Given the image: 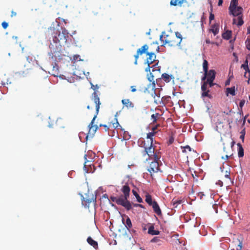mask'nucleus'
Returning <instances> with one entry per match:
<instances>
[{
  "label": "nucleus",
  "instance_id": "nucleus-1",
  "mask_svg": "<svg viewBox=\"0 0 250 250\" xmlns=\"http://www.w3.org/2000/svg\"><path fill=\"white\" fill-rule=\"evenodd\" d=\"M92 100H93L94 103L95 104V107H96V112L94 115L93 118L91 121L90 123L89 124L88 127L89 128V130L88 133L86 134L85 139L86 140L88 138L90 139L93 138L94 136L96 131L99 128V127L97 125H94V121L97 118V116L99 113V109H100V105L101 104V103L100 101V99L98 96V94L96 91H94L92 95Z\"/></svg>",
  "mask_w": 250,
  "mask_h": 250
},
{
  "label": "nucleus",
  "instance_id": "nucleus-2",
  "mask_svg": "<svg viewBox=\"0 0 250 250\" xmlns=\"http://www.w3.org/2000/svg\"><path fill=\"white\" fill-rule=\"evenodd\" d=\"M160 39L162 42V46L167 45L170 47L179 46L182 41V35L178 32H176L175 35H167L163 36L161 35Z\"/></svg>",
  "mask_w": 250,
  "mask_h": 250
},
{
  "label": "nucleus",
  "instance_id": "nucleus-3",
  "mask_svg": "<svg viewBox=\"0 0 250 250\" xmlns=\"http://www.w3.org/2000/svg\"><path fill=\"white\" fill-rule=\"evenodd\" d=\"M54 35L53 36V41L54 43H56V47L57 49H61L62 45V42H66V37H68V33L67 30L64 28L62 29V32H61L58 30L54 29Z\"/></svg>",
  "mask_w": 250,
  "mask_h": 250
},
{
  "label": "nucleus",
  "instance_id": "nucleus-4",
  "mask_svg": "<svg viewBox=\"0 0 250 250\" xmlns=\"http://www.w3.org/2000/svg\"><path fill=\"white\" fill-rule=\"evenodd\" d=\"M121 191L123 193V194L120 195V197L124 201V202L125 203L127 208V210H129L131 209L132 206L130 202L128 200L130 192V188L128 184L126 183L125 185H123L121 188Z\"/></svg>",
  "mask_w": 250,
  "mask_h": 250
},
{
  "label": "nucleus",
  "instance_id": "nucleus-5",
  "mask_svg": "<svg viewBox=\"0 0 250 250\" xmlns=\"http://www.w3.org/2000/svg\"><path fill=\"white\" fill-rule=\"evenodd\" d=\"M144 148L145 150L143 153L144 156L147 155L149 159L159 160L160 157L154 152L155 147L153 146L152 144H150L149 146H144Z\"/></svg>",
  "mask_w": 250,
  "mask_h": 250
},
{
  "label": "nucleus",
  "instance_id": "nucleus-6",
  "mask_svg": "<svg viewBox=\"0 0 250 250\" xmlns=\"http://www.w3.org/2000/svg\"><path fill=\"white\" fill-rule=\"evenodd\" d=\"M148 46L147 44H145L142 46L141 48L137 49L136 54L134 55L135 61L134 64H137V61L139 56L142 55L144 54L146 55V53L148 52Z\"/></svg>",
  "mask_w": 250,
  "mask_h": 250
},
{
  "label": "nucleus",
  "instance_id": "nucleus-7",
  "mask_svg": "<svg viewBox=\"0 0 250 250\" xmlns=\"http://www.w3.org/2000/svg\"><path fill=\"white\" fill-rule=\"evenodd\" d=\"M146 55H147L148 57L146 59V63L147 64V67L146 69V71H147L148 70H150L151 67L150 65L155 62L156 56L155 54L152 52H147Z\"/></svg>",
  "mask_w": 250,
  "mask_h": 250
},
{
  "label": "nucleus",
  "instance_id": "nucleus-8",
  "mask_svg": "<svg viewBox=\"0 0 250 250\" xmlns=\"http://www.w3.org/2000/svg\"><path fill=\"white\" fill-rule=\"evenodd\" d=\"M159 160H153L151 162L147 168L148 171L152 175V173L157 172L159 170Z\"/></svg>",
  "mask_w": 250,
  "mask_h": 250
},
{
  "label": "nucleus",
  "instance_id": "nucleus-9",
  "mask_svg": "<svg viewBox=\"0 0 250 250\" xmlns=\"http://www.w3.org/2000/svg\"><path fill=\"white\" fill-rule=\"evenodd\" d=\"M148 80L150 82H152L151 83H150L147 87L148 89H151L152 90V93L151 95L155 99V96H157V94L156 93V84L155 83V82L154 81V76L152 75V73L150 74V76L148 78Z\"/></svg>",
  "mask_w": 250,
  "mask_h": 250
},
{
  "label": "nucleus",
  "instance_id": "nucleus-10",
  "mask_svg": "<svg viewBox=\"0 0 250 250\" xmlns=\"http://www.w3.org/2000/svg\"><path fill=\"white\" fill-rule=\"evenodd\" d=\"M201 90H202V94H201L202 97H203V98L208 97L209 99H211L212 98V95L209 93L210 90H209L208 87L206 86V84L205 83H202Z\"/></svg>",
  "mask_w": 250,
  "mask_h": 250
},
{
  "label": "nucleus",
  "instance_id": "nucleus-11",
  "mask_svg": "<svg viewBox=\"0 0 250 250\" xmlns=\"http://www.w3.org/2000/svg\"><path fill=\"white\" fill-rule=\"evenodd\" d=\"M96 197L94 195H92L91 197L90 198L89 196L85 198H83V204L85 206L89 207V204L91 203H93L94 205L96 204Z\"/></svg>",
  "mask_w": 250,
  "mask_h": 250
},
{
  "label": "nucleus",
  "instance_id": "nucleus-12",
  "mask_svg": "<svg viewBox=\"0 0 250 250\" xmlns=\"http://www.w3.org/2000/svg\"><path fill=\"white\" fill-rule=\"evenodd\" d=\"M241 68H243L245 70L244 77L248 78V83H249L250 81V68L249 69L248 61L247 60H246L245 62L241 65Z\"/></svg>",
  "mask_w": 250,
  "mask_h": 250
},
{
  "label": "nucleus",
  "instance_id": "nucleus-13",
  "mask_svg": "<svg viewBox=\"0 0 250 250\" xmlns=\"http://www.w3.org/2000/svg\"><path fill=\"white\" fill-rule=\"evenodd\" d=\"M110 199L112 202H115L118 205L124 207L127 210V208L125 203L124 202V201L120 196L118 197L111 196Z\"/></svg>",
  "mask_w": 250,
  "mask_h": 250
},
{
  "label": "nucleus",
  "instance_id": "nucleus-14",
  "mask_svg": "<svg viewBox=\"0 0 250 250\" xmlns=\"http://www.w3.org/2000/svg\"><path fill=\"white\" fill-rule=\"evenodd\" d=\"M243 9L240 6L236 7V9H233V11H229L230 14L234 16H240L242 13Z\"/></svg>",
  "mask_w": 250,
  "mask_h": 250
},
{
  "label": "nucleus",
  "instance_id": "nucleus-15",
  "mask_svg": "<svg viewBox=\"0 0 250 250\" xmlns=\"http://www.w3.org/2000/svg\"><path fill=\"white\" fill-rule=\"evenodd\" d=\"M152 207L154 212L158 215H162V211L159 206L155 201H153V204L151 205Z\"/></svg>",
  "mask_w": 250,
  "mask_h": 250
},
{
  "label": "nucleus",
  "instance_id": "nucleus-16",
  "mask_svg": "<svg viewBox=\"0 0 250 250\" xmlns=\"http://www.w3.org/2000/svg\"><path fill=\"white\" fill-rule=\"evenodd\" d=\"M122 104L127 108H133L134 105L129 99H123L122 100Z\"/></svg>",
  "mask_w": 250,
  "mask_h": 250
},
{
  "label": "nucleus",
  "instance_id": "nucleus-17",
  "mask_svg": "<svg viewBox=\"0 0 250 250\" xmlns=\"http://www.w3.org/2000/svg\"><path fill=\"white\" fill-rule=\"evenodd\" d=\"M216 76V72L214 70L211 69L207 71V80H214Z\"/></svg>",
  "mask_w": 250,
  "mask_h": 250
},
{
  "label": "nucleus",
  "instance_id": "nucleus-18",
  "mask_svg": "<svg viewBox=\"0 0 250 250\" xmlns=\"http://www.w3.org/2000/svg\"><path fill=\"white\" fill-rule=\"evenodd\" d=\"M87 243L92 246L94 249H97L98 248V243L94 240L91 237H88L87 239Z\"/></svg>",
  "mask_w": 250,
  "mask_h": 250
},
{
  "label": "nucleus",
  "instance_id": "nucleus-19",
  "mask_svg": "<svg viewBox=\"0 0 250 250\" xmlns=\"http://www.w3.org/2000/svg\"><path fill=\"white\" fill-rule=\"evenodd\" d=\"M162 78L166 83H169L171 79H174V77L172 75L164 73L162 75Z\"/></svg>",
  "mask_w": 250,
  "mask_h": 250
},
{
  "label": "nucleus",
  "instance_id": "nucleus-20",
  "mask_svg": "<svg viewBox=\"0 0 250 250\" xmlns=\"http://www.w3.org/2000/svg\"><path fill=\"white\" fill-rule=\"evenodd\" d=\"M184 2H186V0H171L170 4L172 6H181Z\"/></svg>",
  "mask_w": 250,
  "mask_h": 250
},
{
  "label": "nucleus",
  "instance_id": "nucleus-21",
  "mask_svg": "<svg viewBox=\"0 0 250 250\" xmlns=\"http://www.w3.org/2000/svg\"><path fill=\"white\" fill-rule=\"evenodd\" d=\"M123 223L125 224L127 229L129 231L132 227V224L130 219L128 216H126V221L125 223L123 222Z\"/></svg>",
  "mask_w": 250,
  "mask_h": 250
},
{
  "label": "nucleus",
  "instance_id": "nucleus-22",
  "mask_svg": "<svg viewBox=\"0 0 250 250\" xmlns=\"http://www.w3.org/2000/svg\"><path fill=\"white\" fill-rule=\"evenodd\" d=\"M148 233L151 235H158L160 233V231L155 230L154 226H151L148 229Z\"/></svg>",
  "mask_w": 250,
  "mask_h": 250
},
{
  "label": "nucleus",
  "instance_id": "nucleus-23",
  "mask_svg": "<svg viewBox=\"0 0 250 250\" xmlns=\"http://www.w3.org/2000/svg\"><path fill=\"white\" fill-rule=\"evenodd\" d=\"M238 4V0H231L229 6V10L233 11V9H236Z\"/></svg>",
  "mask_w": 250,
  "mask_h": 250
},
{
  "label": "nucleus",
  "instance_id": "nucleus-24",
  "mask_svg": "<svg viewBox=\"0 0 250 250\" xmlns=\"http://www.w3.org/2000/svg\"><path fill=\"white\" fill-rule=\"evenodd\" d=\"M231 37V31H229V30H227V31H226L225 33H224L222 34L223 38H224V39L227 40L230 39Z\"/></svg>",
  "mask_w": 250,
  "mask_h": 250
},
{
  "label": "nucleus",
  "instance_id": "nucleus-25",
  "mask_svg": "<svg viewBox=\"0 0 250 250\" xmlns=\"http://www.w3.org/2000/svg\"><path fill=\"white\" fill-rule=\"evenodd\" d=\"M145 201L149 206H151L153 204V201H152V197L149 194L147 193L146 195Z\"/></svg>",
  "mask_w": 250,
  "mask_h": 250
},
{
  "label": "nucleus",
  "instance_id": "nucleus-26",
  "mask_svg": "<svg viewBox=\"0 0 250 250\" xmlns=\"http://www.w3.org/2000/svg\"><path fill=\"white\" fill-rule=\"evenodd\" d=\"M237 146L238 147V156L239 157H242L244 156V149L243 148L242 146L240 143H238Z\"/></svg>",
  "mask_w": 250,
  "mask_h": 250
},
{
  "label": "nucleus",
  "instance_id": "nucleus-27",
  "mask_svg": "<svg viewBox=\"0 0 250 250\" xmlns=\"http://www.w3.org/2000/svg\"><path fill=\"white\" fill-rule=\"evenodd\" d=\"M182 203V200L178 199H173L171 201V204L173 205V208H176L178 205Z\"/></svg>",
  "mask_w": 250,
  "mask_h": 250
},
{
  "label": "nucleus",
  "instance_id": "nucleus-28",
  "mask_svg": "<svg viewBox=\"0 0 250 250\" xmlns=\"http://www.w3.org/2000/svg\"><path fill=\"white\" fill-rule=\"evenodd\" d=\"M238 22L237 23L235 22V19H233V23L236 24L238 26H240L243 25L244 23V21L242 19V16H238Z\"/></svg>",
  "mask_w": 250,
  "mask_h": 250
},
{
  "label": "nucleus",
  "instance_id": "nucleus-29",
  "mask_svg": "<svg viewBox=\"0 0 250 250\" xmlns=\"http://www.w3.org/2000/svg\"><path fill=\"white\" fill-rule=\"evenodd\" d=\"M226 92L227 93V95H228V94L229 93L232 96L235 95V87H231L230 88H227L226 89Z\"/></svg>",
  "mask_w": 250,
  "mask_h": 250
},
{
  "label": "nucleus",
  "instance_id": "nucleus-30",
  "mask_svg": "<svg viewBox=\"0 0 250 250\" xmlns=\"http://www.w3.org/2000/svg\"><path fill=\"white\" fill-rule=\"evenodd\" d=\"M214 80H206V81L202 83H205L207 87H208V85L209 87H211L215 84V83H213Z\"/></svg>",
  "mask_w": 250,
  "mask_h": 250
},
{
  "label": "nucleus",
  "instance_id": "nucleus-31",
  "mask_svg": "<svg viewBox=\"0 0 250 250\" xmlns=\"http://www.w3.org/2000/svg\"><path fill=\"white\" fill-rule=\"evenodd\" d=\"M156 133V132H150L147 134L146 138L149 139L150 141V144L153 143V137Z\"/></svg>",
  "mask_w": 250,
  "mask_h": 250
},
{
  "label": "nucleus",
  "instance_id": "nucleus-32",
  "mask_svg": "<svg viewBox=\"0 0 250 250\" xmlns=\"http://www.w3.org/2000/svg\"><path fill=\"white\" fill-rule=\"evenodd\" d=\"M132 193L133 195L136 197L137 201L139 203H142L143 202V200L141 197L139 196V195L137 193V192L134 190H132Z\"/></svg>",
  "mask_w": 250,
  "mask_h": 250
},
{
  "label": "nucleus",
  "instance_id": "nucleus-33",
  "mask_svg": "<svg viewBox=\"0 0 250 250\" xmlns=\"http://www.w3.org/2000/svg\"><path fill=\"white\" fill-rule=\"evenodd\" d=\"M211 32L213 33L214 35L217 34L219 32V27L217 25H213L212 26L211 29Z\"/></svg>",
  "mask_w": 250,
  "mask_h": 250
},
{
  "label": "nucleus",
  "instance_id": "nucleus-34",
  "mask_svg": "<svg viewBox=\"0 0 250 250\" xmlns=\"http://www.w3.org/2000/svg\"><path fill=\"white\" fill-rule=\"evenodd\" d=\"M203 68L204 72H207V71H208V62L206 60H204Z\"/></svg>",
  "mask_w": 250,
  "mask_h": 250
},
{
  "label": "nucleus",
  "instance_id": "nucleus-35",
  "mask_svg": "<svg viewBox=\"0 0 250 250\" xmlns=\"http://www.w3.org/2000/svg\"><path fill=\"white\" fill-rule=\"evenodd\" d=\"M160 116L159 113L153 114L151 116V119L152 120V123H155L156 122L157 118Z\"/></svg>",
  "mask_w": 250,
  "mask_h": 250
},
{
  "label": "nucleus",
  "instance_id": "nucleus-36",
  "mask_svg": "<svg viewBox=\"0 0 250 250\" xmlns=\"http://www.w3.org/2000/svg\"><path fill=\"white\" fill-rule=\"evenodd\" d=\"M183 152H190L191 151V148L189 146H186L182 148Z\"/></svg>",
  "mask_w": 250,
  "mask_h": 250
},
{
  "label": "nucleus",
  "instance_id": "nucleus-37",
  "mask_svg": "<svg viewBox=\"0 0 250 250\" xmlns=\"http://www.w3.org/2000/svg\"><path fill=\"white\" fill-rule=\"evenodd\" d=\"M247 48L250 50V39H247L245 42Z\"/></svg>",
  "mask_w": 250,
  "mask_h": 250
},
{
  "label": "nucleus",
  "instance_id": "nucleus-38",
  "mask_svg": "<svg viewBox=\"0 0 250 250\" xmlns=\"http://www.w3.org/2000/svg\"><path fill=\"white\" fill-rule=\"evenodd\" d=\"M73 60L74 61H81L80 56L79 55H75L73 56Z\"/></svg>",
  "mask_w": 250,
  "mask_h": 250
},
{
  "label": "nucleus",
  "instance_id": "nucleus-39",
  "mask_svg": "<svg viewBox=\"0 0 250 250\" xmlns=\"http://www.w3.org/2000/svg\"><path fill=\"white\" fill-rule=\"evenodd\" d=\"M207 72H204V75L201 79V81H202V83L205 81H206V80L207 79Z\"/></svg>",
  "mask_w": 250,
  "mask_h": 250
},
{
  "label": "nucleus",
  "instance_id": "nucleus-40",
  "mask_svg": "<svg viewBox=\"0 0 250 250\" xmlns=\"http://www.w3.org/2000/svg\"><path fill=\"white\" fill-rule=\"evenodd\" d=\"M174 142V138L172 136H170L169 138L168 141V144L171 145Z\"/></svg>",
  "mask_w": 250,
  "mask_h": 250
},
{
  "label": "nucleus",
  "instance_id": "nucleus-41",
  "mask_svg": "<svg viewBox=\"0 0 250 250\" xmlns=\"http://www.w3.org/2000/svg\"><path fill=\"white\" fill-rule=\"evenodd\" d=\"M160 240L159 237H154L151 240V242L152 243H155V242H159Z\"/></svg>",
  "mask_w": 250,
  "mask_h": 250
},
{
  "label": "nucleus",
  "instance_id": "nucleus-42",
  "mask_svg": "<svg viewBox=\"0 0 250 250\" xmlns=\"http://www.w3.org/2000/svg\"><path fill=\"white\" fill-rule=\"evenodd\" d=\"M1 25L4 29H6L8 26V23L5 21H3L2 22Z\"/></svg>",
  "mask_w": 250,
  "mask_h": 250
},
{
  "label": "nucleus",
  "instance_id": "nucleus-43",
  "mask_svg": "<svg viewBox=\"0 0 250 250\" xmlns=\"http://www.w3.org/2000/svg\"><path fill=\"white\" fill-rule=\"evenodd\" d=\"M245 104V100H241L239 103L240 107L241 108H242L243 107V106H244V105Z\"/></svg>",
  "mask_w": 250,
  "mask_h": 250
},
{
  "label": "nucleus",
  "instance_id": "nucleus-44",
  "mask_svg": "<svg viewBox=\"0 0 250 250\" xmlns=\"http://www.w3.org/2000/svg\"><path fill=\"white\" fill-rule=\"evenodd\" d=\"M112 125L113 128H116L118 127V126H120V125L118 121H116L115 123L112 124Z\"/></svg>",
  "mask_w": 250,
  "mask_h": 250
},
{
  "label": "nucleus",
  "instance_id": "nucleus-45",
  "mask_svg": "<svg viewBox=\"0 0 250 250\" xmlns=\"http://www.w3.org/2000/svg\"><path fill=\"white\" fill-rule=\"evenodd\" d=\"M214 15L213 14H212V13H210V14H209V20L210 21V22L214 20Z\"/></svg>",
  "mask_w": 250,
  "mask_h": 250
},
{
  "label": "nucleus",
  "instance_id": "nucleus-46",
  "mask_svg": "<svg viewBox=\"0 0 250 250\" xmlns=\"http://www.w3.org/2000/svg\"><path fill=\"white\" fill-rule=\"evenodd\" d=\"M158 126H160V125H157L153 126L152 128V129H151L152 131V132H156V130L158 128Z\"/></svg>",
  "mask_w": 250,
  "mask_h": 250
},
{
  "label": "nucleus",
  "instance_id": "nucleus-47",
  "mask_svg": "<svg viewBox=\"0 0 250 250\" xmlns=\"http://www.w3.org/2000/svg\"><path fill=\"white\" fill-rule=\"evenodd\" d=\"M99 126H104L105 131H108V129H109V127L107 125H102V124H101V125H100Z\"/></svg>",
  "mask_w": 250,
  "mask_h": 250
},
{
  "label": "nucleus",
  "instance_id": "nucleus-48",
  "mask_svg": "<svg viewBox=\"0 0 250 250\" xmlns=\"http://www.w3.org/2000/svg\"><path fill=\"white\" fill-rule=\"evenodd\" d=\"M225 177L227 178L230 179V173L229 172H228L227 171H226V174L225 175Z\"/></svg>",
  "mask_w": 250,
  "mask_h": 250
},
{
  "label": "nucleus",
  "instance_id": "nucleus-49",
  "mask_svg": "<svg viewBox=\"0 0 250 250\" xmlns=\"http://www.w3.org/2000/svg\"><path fill=\"white\" fill-rule=\"evenodd\" d=\"M238 247H239V248H237L236 250H241L242 249V242H239Z\"/></svg>",
  "mask_w": 250,
  "mask_h": 250
},
{
  "label": "nucleus",
  "instance_id": "nucleus-50",
  "mask_svg": "<svg viewBox=\"0 0 250 250\" xmlns=\"http://www.w3.org/2000/svg\"><path fill=\"white\" fill-rule=\"evenodd\" d=\"M130 88H131V92H134L136 91V89L135 88V86H131L130 87Z\"/></svg>",
  "mask_w": 250,
  "mask_h": 250
},
{
  "label": "nucleus",
  "instance_id": "nucleus-51",
  "mask_svg": "<svg viewBox=\"0 0 250 250\" xmlns=\"http://www.w3.org/2000/svg\"><path fill=\"white\" fill-rule=\"evenodd\" d=\"M91 88L93 90H95L96 89L98 88V86L97 85H96L95 86H94V85L92 84Z\"/></svg>",
  "mask_w": 250,
  "mask_h": 250
},
{
  "label": "nucleus",
  "instance_id": "nucleus-52",
  "mask_svg": "<svg viewBox=\"0 0 250 250\" xmlns=\"http://www.w3.org/2000/svg\"><path fill=\"white\" fill-rule=\"evenodd\" d=\"M16 15H17V14H16V13L15 12H14V11H12L11 12V16L12 17H13V16H16Z\"/></svg>",
  "mask_w": 250,
  "mask_h": 250
},
{
  "label": "nucleus",
  "instance_id": "nucleus-53",
  "mask_svg": "<svg viewBox=\"0 0 250 250\" xmlns=\"http://www.w3.org/2000/svg\"><path fill=\"white\" fill-rule=\"evenodd\" d=\"M222 3H223V0H219L218 3V6L222 5Z\"/></svg>",
  "mask_w": 250,
  "mask_h": 250
},
{
  "label": "nucleus",
  "instance_id": "nucleus-54",
  "mask_svg": "<svg viewBox=\"0 0 250 250\" xmlns=\"http://www.w3.org/2000/svg\"><path fill=\"white\" fill-rule=\"evenodd\" d=\"M244 137H245V135H244V133H243V134H241L240 136V139H241L242 140H244Z\"/></svg>",
  "mask_w": 250,
  "mask_h": 250
},
{
  "label": "nucleus",
  "instance_id": "nucleus-55",
  "mask_svg": "<svg viewBox=\"0 0 250 250\" xmlns=\"http://www.w3.org/2000/svg\"><path fill=\"white\" fill-rule=\"evenodd\" d=\"M229 83H230V81H229V80H228L227 81H226V83H225V85H229Z\"/></svg>",
  "mask_w": 250,
  "mask_h": 250
},
{
  "label": "nucleus",
  "instance_id": "nucleus-56",
  "mask_svg": "<svg viewBox=\"0 0 250 250\" xmlns=\"http://www.w3.org/2000/svg\"><path fill=\"white\" fill-rule=\"evenodd\" d=\"M103 198H106L108 199V195L106 194H104L103 195Z\"/></svg>",
  "mask_w": 250,
  "mask_h": 250
},
{
  "label": "nucleus",
  "instance_id": "nucleus-57",
  "mask_svg": "<svg viewBox=\"0 0 250 250\" xmlns=\"http://www.w3.org/2000/svg\"><path fill=\"white\" fill-rule=\"evenodd\" d=\"M247 34H250V26L248 27Z\"/></svg>",
  "mask_w": 250,
  "mask_h": 250
},
{
  "label": "nucleus",
  "instance_id": "nucleus-58",
  "mask_svg": "<svg viewBox=\"0 0 250 250\" xmlns=\"http://www.w3.org/2000/svg\"><path fill=\"white\" fill-rule=\"evenodd\" d=\"M243 133H244V135H245V129H243V130L241 131V134H243Z\"/></svg>",
  "mask_w": 250,
  "mask_h": 250
},
{
  "label": "nucleus",
  "instance_id": "nucleus-59",
  "mask_svg": "<svg viewBox=\"0 0 250 250\" xmlns=\"http://www.w3.org/2000/svg\"><path fill=\"white\" fill-rule=\"evenodd\" d=\"M218 184L220 186H223V182L221 181H219V183Z\"/></svg>",
  "mask_w": 250,
  "mask_h": 250
},
{
  "label": "nucleus",
  "instance_id": "nucleus-60",
  "mask_svg": "<svg viewBox=\"0 0 250 250\" xmlns=\"http://www.w3.org/2000/svg\"><path fill=\"white\" fill-rule=\"evenodd\" d=\"M49 47H50V48L51 49H53V47H54V45H53V44L51 43V44H50V46H49Z\"/></svg>",
  "mask_w": 250,
  "mask_h": 250
},
{
  "label": "nucleus",
  "instance_id": "nucleus-61",
  "mask_svg": "<svg viewBox=\"0 0 250 250\" xmlns=\"http://www.w3.org/2000/svg\"><path fill=\"white\" fill-rule=\"evenodd\" d=\"M159 46H157L156 47V50H157V52H158L159 51Z\"/></svg>",
  "mask_w": 250,
  "mask_h": 250
},
{
  "label": "nucleus",
  "instance_id": "nucleus-62",
  "mask_svg": "<svg viewBox=\"0 0 250 250\" xmlns=\"http://www.w3.org/2000/svg\"><path fill=\"white\" fill-rule=\"evenodd\" d=\"M137 206L140 208H144V206L141 204L137 205Z\"/></svg>",
  "mask_w": 250,
  "mask_h": 250
},
{
  "label": "nucleus",
  "instance_id": "nucleus-63",
  "mask_svg": "<svg viewBox=\"0 0 250 250\" xmlns=\"http://www.w3.org/2000/svg\"><path fill=\"white\" fill-rule=\"evenodd\" d=\"M83 132H80V133H79L80 137H81V135H83Z\"/></svg>",
  "mask_w": 250,
  "mask_h": 250
},
{
  "label": "nucleus",
  "instance_id": "nucleus-64",
  "mask_svg": "<svg viewBox=\"0 0 250 250\" xmlns=\"http://www.w3.org/2000/svg\"><path fill=\"white\" fill-rule=\"evenodd\" d=\"M231 112V110H230L229 111V112H227V113H226V114H227V115H229V114Z\"/></svg>",
  "mask_w": 250,
  "mask_h": 250
}]
</instances>
